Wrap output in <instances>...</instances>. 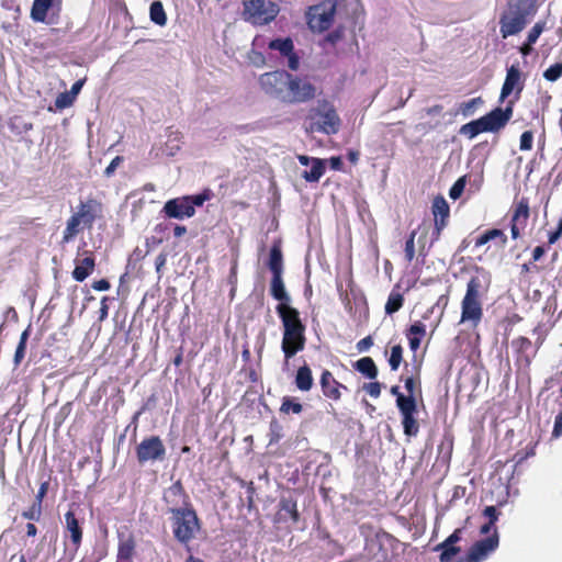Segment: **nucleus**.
<instances>
[{
	"mask_svg": "<svg viewBox=\"0 0 562 562\" xmlns=\"http://www.w3.org/2000/svg\"><path fill=\"white\" fill-rule=\"evenodd\" d=\"M276 312L282 323L281 349L288 362L296 353L304 350L306 345V326L300 312L293 306L277 305Z\"/></svg>",
	"mask_w": 562,
	"mask_h": 562,
	"instance_id": "nucleus-1",
	"label": "nucleus"
},
{
	"mask_svg": "<svg viewBox=\"0 0 562 562\" xmlns=\"http://www.w3.org/2000/svg\"><path fill=\"white\" fill-rule=\"evenodd\" d=\"M538 8V0H508L498 20L502 38L519 34Z\"/></svg>",
	"mask_w": 562,
	"mask_h": 562,
	"instance_id": "nucleus-2",
	"label": "nucleus"
},
{
	"mask_svg": "<svg viewBox=\"0 0 562 562\" xmlns=\"http://www.w3.org/2000/svg\"><path fill=\"white\" fill-rule=\"evenodd\" d=\"M488 291V285L483 280L473 276L467 283L464 296L461 300V316L459 324L469 325L476 328L484 316V299Z\"/></svg>",
	"mask_w": 562,
	"mask_h": 562,
	"instance_id": "nucleus-3",
	"label": "nucleus"
},
{
	"mask_svg": "<svg viewBox=\"0 0 562 562\" xmlns=\"http://www.w3.org/2000/svg\"><path fill=\"white\" fill-rule=\"evenodd\" d=\"M340 125L341 120L335 105L326 99L318 100L315 105L311 106L304 120V130L308 134L335 135Z\"/></svg>",
	"mask_w": 562,
	"mask_h": 562,
	"instance_id": "nucleus-4",
	"label": "nucleus"
},
{
	"mask_svg": "<svg viewBox=\"0 0 562 562\" xmlns=\"http://www.w3.org/2000/svg\"><path fill=\"white\" fill-rule=\"evenodd\" d=\"M267 267L271 271L272 278L270 281V294L271 296L279 301L278 305L291 306V297L285 290V285L283 282V254L281 248V240H274L270 251L269 258L267 261Z\"/></svg>",
	"mask_w": 562,
	"mask_h": 562,
	"instance_id": "nucleus-5",
	"label": "nucleus"
},
{
	"mask_svg": "<svg viewBox=\"0 0 562 562\" xmlns=\"http://www.w3.org/2000/svg\"><path fill=\"white\" fill-rule=\"evenodd\" d=\"M170 520L173 538L189 549V543L202 528L196 510L193 507H184L181 512L171 514Z\"/></svg>",
	"mask_w": 562,
	"mask_h": 562,
	"instance_id": "nucleus-6",
	"label": "nucleus"
},
{
	"mask_svg": "<svg viewBox=\"0 0 562 562\" xmlns=\"http://www.w3.org/2000/svg\"><path fill=\"white\" fill-rule=\"evenodd\" d=\"M101 209L94 201L81 203L78 211L68 220L63 241L69 243L85 228L90 227Z\"/></svg>",
	"mask_w": 562,
	"mask_h": 562,
	"instance_id": "nucleus-7",
	"label": "nucleus"
},
{
	"mask_svg": "<svg viewBox=\"0 0 562 562\" xmlns=\"http://www.w3.org/2000/svg\"><path fill=\"white\" fill-rule=\"evenodd\" d=\"M245 19L255 25H266L279 14V5L271 0H244Z\"/></svg>",
	"mask_w": 562,
	"mask_h": 562,
	"instance_id": "nucleus-8",
	"label": "nucleus"
},
{
	"mask_svg": "<svg viewBox=\"0 0 562 562\" xmlns=\"http://www.w3.org/2000/svg\"><path fill=\"white\" fill-rule=\"evenodd\" d=\"M317 88L307 78L290 75L284 95V104L307 103L315 99Z\"/></svg>",
	"mask_w": 562,
	"mask_h": 562,
	"instance_id": "nucleus-9",
	"label": "nucleus"
},
{
	"mask_svg": "<svg viewBox=\"0 0 562 562\" xmlns=\"http://www.w3.org/2000/svg\"><path fill=\"white\" fill-rule=\"evenodd\" d=\"M336 13V1L325 0L319 4L310 7L307 25L313 32L322 33L330 29Z\"/></svg>",
	"mask_w": 562,
	"mask_h": 562,
	"instance_id": "nucleus-10",
	"label": "nucleus"
},
{
	"mask_svg": "<svg viewBox=\"0 0 562 562\" xmlns=\"http://www.w3.org/2000/svg\"><path fill=\"white\" fill-rule=\"evenodd\" d=\"M290 75L286 70L265 72L259 77L260 88L267 95L283 103Z\"/></svg>",
	"mask_w": 562,
	"mask_h": 562,
	"instance_id": "nucleus-11",
	"label": "nucleus"
},
{
	"mask_svg": "<svg viewBox=\"0 0 562 562\" xmlns=\"http://www.w3.org/2000/svg\"><path fill=\"white\" fill-rule=\"evenodd\" d=\"M530 217L529 199L521 196L515 200L510 210V235L513 239L520 238Z\"/></svg>",
	"mask_w": 562,
	"mask_h": 562,
	"instance_id": "nucleus-12",
	"label": "nucleus"
},
{
	"mask_svg": "<svg viewBox=\"0 0 562 562\" xmlns=\"http://www.w3.org/2000/svg\"><path fill=\"white\" fill-rule=\"evenodd\" d=\"M498 532L494 530L488 537L475 541L460 562H482L498 548Z\"/></svg>",
	"mask_w": 562,
	"mask_h": 562,
	"instance_id": "nucleus-13",
	"label": "nucleus"
},
{
	"mask_svg": "<svg viewBox=\"0 0 562 562\" xmlns=\"http://www.w3.org/2000/svg\"><path fill=\"white\" fill-rule=\"evenodd\" d=\"M162 501L167 505V513L175 514L184 507H193L190 496L180 480L165 490Z\"/></svg>",
	"mask_w": 562,
	"mask_h": 562,
	"instance_id": "nucleus-14",
	"label": "nucleus"
},
{
	"mask_svg": "<svg viewBox=\"0 0 562 562\" xmlns=\"http://www.w3.org/2000/svg\"><path fill=\"white\" fill-rule=\"evenodd\" d=\"M165 456L166 448L158 436L144 438L136 447V458L140 464L148 461L164 460Z\"/></svg>",
	"mask_w": 562,
	"mask_h": 562,
	"instance_id": "nucleus-15",
	"label": "nucleus"
},
{
	"mask_svg": "<svg viewBox=\"0 0 562 562\" xmlns=\"http://www.w3.org/2000/svg\"><path fill=\"white\" fill-rule=\"evenodd\" d=\"M525 88V78L519 68L518 64H514L507 68L506 77L501 89V101H504L513 92H515V99L518 100Z\"/></svg>",
	"mask_w": 562,
	"mask_h": 562,
	"instance_id": "nucleus-16",
	"label": "nucleus"
},
{
	"mask_svg": "<svg viewBox=\"0 0 562 562\" xmlns=\"http://www.w3.org/2000/svg\"><path fill=\"white\" fill-rule=\"evenodd\" d=\"M301 515L297 508V502L292 495H283L278 503V509L273 518L274 524L291 522L296 525Z\"/></svg>",
	"mask_w": 562,
	"mask_h": 562,
	"instance_id": "nucleus-17",
	"label": "nucleus"
},
{
	"mask_svg": "<svg viewBox=\"0 0 562 562\" xmlns=\"http://www.w3.org/2000/svg\"><path fill=\"white\" fill-rule=\"evenodd\" d=\"M401 407L398 408L402 415V425L404 434L407 437H416L419 432V424L415 417L417 414L416 400H400Z\"/></svg>",
	"mask_w": 562,
	"mask_h": 562,
	"instance_id": "nucleus-18",
	"label": "nucleus"
},
{
	"mask_svg": "<svg viewBox=\"0 0 562 562\" xmlns=\"http://www.w3.org/2000/svg\"><path fill=\"white\" fill-rule=\"evenodd\" d=\"M513 103L509 101L505 109L498 106L482 116L488 132L495 133L506 126L513 116Z\"/></svg>",
	"mask_w": 562,
	"mask_h": 562,
	"instance_id": "nucleus-19",
	"label": "nucleus"
},
{
	"mask_svg": "<svg viewBox=\"0 0 562 562\" xmlns=\"http://www.w3.org/2000/svg\"><path fill=\"white\" fill-rule=\"evenodd\" d=\"M271 50H278L282 57H286L288 67L295 71L300 67V58L294 50V44L291 37L274 38L267 44Z\"/></svg>",
	"mask_w": 562,
	"mask_h": 562,
	"instance_id": "nucleus-20",
	"label": "nucleus"
},
{
	"mask_svg": "<svg viewBox=\"0 0 562 562\" xmlns=\"http://www.w3.org/2000/svg\"><path fill=\"white\" fill-rule=\"evenodd\" d=\"M161 212L166 217L182 220L184 217H192L195 214V209L189 204L186 196H181L168 200Z\"/></svg>",
	"mask_w": 562,
	"mask_h": 562,
	"instance_id": "nucleus-21",
	"label": "nucleus"
},
{
	"mask_svg": "<svg viewBox=\"0 0 562 562\" xmlns=\"http://www.w3.org/2000/svg\"><path fill=\"white\" fill-rule=\"evenodd\" d=\"M297 160L302 166L311 165L310 170H304L302 172V178L306 182H318L326 171V160L322 158L299 155Z\"/></svg>",
	"mask_w": 562,
	"mask_h": 562,
	"instance_id": "nucleus-22",
	"label": "nucleus"
},
{
	"mask_svg": "<svg viewBox=\"0 0 562 562\" xmlns=\"http://www.w3.org/2000/svg\"><path fill=\"white\" fill-rule=\"evenodd\" d=\"M319 385L323 395L335 402L341 398V390H348L347 386L338 382L327 369L321 374Z\"/></svg>",
	"mask_w": 562,
	"mask_h": 562,
	"instance_id": "nucleus-23",
	"label": "nucleus"
},
{
	"mask_svg": "<svg viewBox=\"0 0 562 562\" xmlns=\"http://www.w3.org/2000/svg\"><path fill=\"white\" fill-rule=\"evenodd\" d=\"M462 529H456L448 538L435 547V551H440V562H451L452 559L461 551L460 547L454 546L461 540Z\"/></svg>",
	"mask_w": 562,
	"mask_h": 562,
	"instance_id": "nucleus-24",
	"label": "nucleus"
},
{
	"mask_svg": "<svg viewBox=\"0 0 562 562\" xmlns=\"http://www.w3.org/2000/svg\"><path fill=\"white\" fill-rule=\"evenodd\" d=\"M405 336L408 339L409 349L416 352L426 336V325L420 321H416L405 330Z\"/></svg>",
	"mask_w": 562,
	"mask_h": 562,
	"instance_id": "nucleus-25",
	"label": "nucleus"
},
{
	"mask_svg": "<svg viewBox=\"0 0 562 562\" xmlns=\"http://www.w3.org/2000/svg\"><path fill=\"white\" fill-rule=\"evenodd\" d=\"M65 524L66 531L69 535L75 549H77L81 542L82 531L79 526V521L72 510H68L65 514Z\"/></svg>",
	"mask_w": 562,
	"mask_h": 562,
	"instance_id": "nucleus-26",
	"label": "nucleus"
},
{
	"mask_svg": "<svg viewBox=\"0 0 562 562\" xmlns=\"http://www.w3.org/2000/svg\"><path fill=\"white\" fill-rule=\"evenodd\" d=\"M431 212L434 215V223H440L448 225L449 217H450V207L447 202V200L438 195L434 199L432 205H431Z\"/></svg>",
	"mask_w": 562,
	"mask_h": 562,
	"instance_id": "nucleus-27",
	"label": "nucleus"
},
{
	"mask_svg": "<svg viewBox=\"0 0 562 562\" xmlns=\"http://www.w3.org/2000/svg\"><path fill=\"white\" fill-rule=\"evenodd\" d=\"M135 540L132 536L121 537L117 550L116 562H134Z\"/></svg>",
	"mask_w": 562,
	"mask_h": 562,
	"instance_id": "nucleus-28",
	"label": "nucleus"
},
{
	"mask_svg": "<svg viewBox=\"0 0 562 562\" xmlns=\"http://www.w3.org/2000/svg\"><path fill=\"white\" fill-rule=\"evenodd\" d=\"M294 382L296 387L302 392H308L312 390L314 380L312 370L307 364L301 366L297 369Z\"/></svg>",
	"mask_w": 562,
	"mask_h": 562,
	"instance_id": "nucleus-29",
	"label": "nucleus"
},
{
	"mask_svg": "<svg viewBox=\"0 0 562 562\" xmlns=\"http://www.w3.org/2000/svg\"><path fill=\"white\" fill-rule=\"evenodd\" d=\"M353 368L370 380L378 376V367L371 357H363L356 361Z\"/></svg>",
	"mask_w": 562,
	"mask_h": 562,
	"instance_id": "nucleus-30",
	"label": "nucleus"
},
{
	"mask_svg": "<svg viewBox=\"0 0 562 562\" xmlns=\"http://www.w3.org/2000/svg\"><path fill=\"white\" fill-rule=\"evenodd\" d=\"M486 132L488 131L482 116L477 120L471 121L462 125L460 128V134L468 136L470 139L476 137L481 133Z\"/></svg>",
	"mask_w": 562,
	"mask_h": 562,
	"instance_id": "nucleus-31",
	"label": "nucleus"
},
{
	"mask_svg": "<svg viewBox=\"0 0 562 562\" xmlns=\"http://www.w3.org/2000/svg\"><path fill=\"white\" fill-rule=\"evenodd\" d=\"M52 4L53 0H34L31 10L32 19L36 22H44Z\"/></svg>",
	"mask_w": 562,
	"mask_h": 562,
	"instance_id": "nucleus-32",
	"label": "nucleus"
},
{
	"mask_svg": "<svg viewBox=\"0 0 562 562\" xmlns=\"http://www.w3.org/2000/svg\"><path fill=\"white\" fill-rule=\"evenodd\" d=\"M149 16L150 21L159 26H165L167 24V14L162 3L158 0L151 2L149 8Z\"/></svg>",
	"mask_w": 562,
	"mask_h": 562,
	"instance_id": "nucleus-33",
	"label": "nucleus"
},
{
	"mask_svg": "<svg viewBox=\"0 0 562 562\" xmlns=\"http://www.w3.org/2000/svg\"><path fill=\"white\" fill-rule=\"evenodd\" d=\"M404 304V296L401 292L392 290L385 303V313L392 315L398 312Z\"/></svg>",
	"mask_w": 562,
	"mask_h": 562,
	"instance_id": "nucleus-34",
	"label": "nucleus"
},
{
	"mask_svg": "<svg viewBox=\"0 0 562 562\" xmlns=\"http://www.w3.org/2000/svg\"><path fill=\"white\" fill-rule=\"evenodd\" d=\"M94 261L90 257H86L76 266L72 276L77 281H83L92 271Z\"/></svg>",
	"mask_w": 562,
	"mask_h": 562,
	"instance_id": "nucleus-35",
	"label": "nucleus"
},
{
	"mask_svg": "<svg viewBox=\"0 0 562 562\" xmlns=\"http://www.w3.org/2000/svg\"><path fill=\"white\" fill-rule=\"evenodd\" d=\"M483 99L481 97L473 98L471 100H468L465 102L460 103L459 105V112L464 116H471L474 114L476 109L483 104Z\"/></svg>",
	"mask_w": 562,
	"mask_h": 562,
	"instance_id": "nucleus-36",
	"label": "nucleus"
},
{
	"mask_svg": "<svg viewBox=\"0 0 562 562\" xmlns=\"http://www.w3.org/2000/svg\"><path fill=\"white\" fill-rule=\"evenodd\" d=\"M403 347L397 344L391 347V353L387 359L389 366L392 371H397L403 361Z\"/></svg>",
	"mask_w": 562,
	"mask_h": 562,
	"instance_id": "nucleus-37",
	"label": "nucleus"
},
{
	"mask_svg": "<svg viewBox=\"0 0 562 562\" xmlns=\"http://www.w3.org/2000/svg\"><path fill=\"white\" fill-rule=\"evenodd\" d=\"M280 412L283 414H301L303 412V405L293 397L285 396L282 400Z\"/></svg>",
	"mask_w": 562,
	"mask_h": 562,
	"instance_id": "nucleus-38",
	"label": "nucleus"
},
{
	"mask_svg": "<svg viewBox=\"0 0 562 562\" xmlns=\"http://www.w3.org/2000/svg\"><path fill=\"white\" fill-rule=\"evenodd\" d=\"M543 78L547 81L554 82L562 77V61L551 65L543 71Z\"/></svg>",
	"mask_w": 562,
	"mask_h": 562,
	"instance_id": "nucleus-39",
	"label": "nucleus"
},
{
	"mask_svg": "<svg viewBox=\"0 0 562 562\" xmlns=\"http://www.w3.org/2000/svg\"><path fill=\"white\" fill-rule=\"evenodd\" d=\"M512 346L518 355H524L531 348L532 342L529 338L519 336L512 341Z\"/></svg>",
	"mask_w": 562,
	"mask_h": 562,
	"instance_id": "nucleus-40",
	"label": "nucleus"
},
{
	"mask_svg": "<svg viewBox=\"0 0 562 562\" xmlns=\"http://www.w3.org/2000/svg\"><path fill=\"white\" fill-rule=\"evenodd\" d=\"M415 237L416 231H413L405 241L404 256L405 260L411 263L415 258Z\"/></svg>",
	"mask_w": 562,
	"mask_h": 562,
	"instance_id": "nucleus-41",
	"label": "nucleus"
},
{
	"mask_svg": "<svg viewBox=\"0 0 562 562\" xmlns=\"http://www.w3.org/2000/svg\"><path fill=\"white\" fill-rule=\"evenodd\" d=\"M465 184H467V176H462L460 177L453 184L452 187L450 188L449 190V196L452 199V200H457L459 199L463 191H464V188H465Z\"/></svg>",
	"mask_w": 562,
	"mask_h": 562,
	"instance_id": "nucleus-42",
	"label": "nucleus"
},
{
	"mask_svg": "<svg viewBox=\"0 0 562 562\" xmlns=\"http://www.w3.org/2000/svg\"><path fill=\"white\" fill-rule=\"evenodd\" d=\"M546 30V22L538 21L528 32L527 41L529 44H536L542 32Z\"/></svg>",
	"mask_w": 562,
	"mask_h": 562,
	"instance_id": "nucleus-43",
	"label": "nucleus"
},
{
	"mask_svg": "<svg viewBox=\"0 0 562 562\" xmlns=\"http://www.w3.org/2000/svg\"><path fill=\"white\" fill-rule=\"evenodd\" d=\"M186 199H188L189 204L193 209H195V206H202L204 202L210 199V190H205L195 195H186Z\"/></svg>",
	"mask_w": 562,
	"mask_h": 562,
	"instance_id": "nucleus-44",
	"label": "nucleus"
},
{
	"mask_svg": "<svg viewBox=\"0 0 562 562\" xmlns=\"http://www.w3.org/2000/svg\"><path fill=\"white\" fill-rule=\"evenodd\" d=\"M75 101V98L68 91L58 94L55 100V106L59 110L70 106Z\"/></svg>",
	"mask_w": 562,
	"mask_h": 562,
	"instance_id": "nucleus-45",
	"label": "nucleus"
},
{
	"mask_svg": "<svg viewBox=\"0 0 562 562\" xmlns=\"http://www.w3.org/2000/svg\"><path fill=\"white\" fill-rule=\"evenodd\" d=\"M532 144H533V132L525 131L520 135L519 149L522 151L530 150L532 148Z\"/></svg>",
	"mask_w": 562,
	"mask_h": 562,
	"instance_id": "nucleus-46",
	"label": "nucleus"
},
{
	"mask_svg": "<svg viewBox=\"0 0 562 562\" xmlns=\"http://www.w3.org/2000/svg\"><path fill=\"white\" fill-rule=\"evenodd\" d=\"M562 236V217L559 218L557 227L548 232V246L554 245Z\"/></svg>",
	"mask_w": 562,
	"mask_h": 562,
	"instance_id": "nucleus-47",
	"label": "nucleus"
},
{
	"mask_svg": "<svg viewBox=\"0 0 562 562\" xmlns=\"http://www.w3.org/2000/svg\"><path fill=\"white\" fill-rule=\"evenodd\" d=\"M42 513L40 503H34L31 508L23 513V517L30 520H38Z\"/></svg>",
	"mask_w": 562,
	"mask_h": 562,
	"instance_id": "nucleus-48",
	"label": "nucleus"
},
{
	"mask_svg": "<svg viewBox=\"0 0 562 562\" xmlns=\"http://www.w3.org/2000/svg\"><path fill=\"white\" fill-rule=\"evenodd\" d=\"M363 389L367 391V393L371 397L378 398L380 396V394H381L382 385H381L380 382L374 381V382H370V383L364 384Z\"/></svg>",
	"mask_w": 562,
	"mask_h": 562,
	"instance_id": "nucleus-49",
	"label": "nucleus"
},
{
	"mask_svg": "<svg viewBox=\"0 0 562 562\" xmlns=\"http://www.w3.org/2000/svg\"><path fill=\"white\" fill-rule=\"evenodd\" d=\"M501 513L497 510L495 506H486L483 509V516L488 519V522L495 525L498 520Z\"/></svg>",
	"mask_w": 562,
	"mask_h": 562,
	"instance_id": "nucleus-50",
	"label": "nucleus"
},
{
	"mask_svg": "<svg viewBox=\"0 0 562 562\" xmlns=\"http://www.w3.org/2000/svg\"><path fill=\"white\" fill-rule=\"evenodd\" d=\"M490 234H491V239H498L499 240V244H501V247H505L506 244H507V236L506 234L502 231V229H498V228H492L490 229Z\"/></svg>",
	"mask_w": 562,
	"mask_h": 562,
	"instance_id": "nucleus-51",
	"label": "nucleus"
},
{
	"mask_svg": "<svg viewBox=\"0 0 562 562\" xmlns=\"http://www.w3.org/2000/svg\"><path fill=\"white\" fill-rule=\"evenodd\" d=\"M561 436H562V411L554 418L552 438L558 439Z\"/></svg>",
	"mask_w": 562,
	"mask_h": 562,
	"instance_id": "nucleus-52",
	"label": "nucleus"
},
{
	"mask_svg": "<svg viewBox=\"0 0 562 562\" xmlns=\"http://www.w3.org/2000/svg\"><path fill=\"white\" fill-rule=\"evenodd\" d=\"M373 346V339L372 337L369 335L364 338H362L361 340H359L356 345L357 347V350L359 352H363V351H367L368 349H370L371 347Z\"/></svg>",
	"mask_w": 562,
	"mask_h": 562,
	"instance_id": "nucleus-53",
	"label": "nucleus"
},
{
	"mask_svg": "<svg viewBox=\"0 0 562 562\" xmlns=\"http://www.w3.org/2000/svg\"><path fill=\"white\" fill-rule=\"evenodd\" d=\"M391 394L394 395L396 397V406L397 408L401 407V404H400V400L401 398H405L406 401L407 400H416L415 396H406L404 395L401 391H400V386L398 385H393L390 390Z\"/></svg>",
	"mask_w": 562,
	"mask_h": 562,
	"instance_id": "nucleus-54",
	"label": "nucleus"
},
{
	"mask_svg": "<svg viewBox=\"0 0 562 562\" xmlns=\"http://www.w3.org/2000/svg\"><path fill=\"white\" fill-rule=\"evenodd\" d=\"M447 225L442 224V222L440 221V223H434V231L431 233V243L430 245H432L434 243L438 241L440 239V236H441V233L442 231L445 229Z\"/></svg>",
	"mask_w": 562,
	"mask_h": 562,
	"instance_id": "nucleus-55",
	"label": "nucleus"
},
{
	"mask_svg": "<svg viewBox=\"0 0 562 562\" xmlns=\"http://www.w3.org/2000/svg\"><path fill=\"white\" fill-rule=\"evenodd\" d=\"M447 225L442 224V222L440 221V223H434V231L431 233V243L430 245H432L434 243L438 241L440 239V236H441V233L442 231L445 229Z\"/></svg>",
	"mask_w": 562,
	"mask_h": 562,
	"instance_id": "nucleus-56",
	"label": "nucleus"
},
{
	"mask_svg": "<svg viewBox=\"0 0 562 562\" xmlns=\"http://www.w3.org/2000/svg\"><path fill=\"white\" fill-rule=\"evenodd\" d=\"M25 350H26V346L18 344V347H16V350L14 353V359H13L15 367H18L21 363V361L23 360V358L25 356Z\"/></svg>",
	"mask_w": 562,
	"mask_h": 562,
	"instance_id": "nucleus-57",
	"label": "nucleus"
},
{
	"mask_svg": "<svg viewBox=\"0 0 562 562\" xmlns=\"http://www.w3.org/2000/svg\"><path fill=\"white\" fill-rule=\"evenodd\" d=\"M535 456V447H530V449L527 452L518 451L515 453L514 459L517 463L524 462L527 458Z\"/></svg>",
	"mask_w": 562,
	"mask_h": 562,
	"instance_id": "nucleus-58",
	"label": "nucleus"
},
{
	"mask_svg": "<svg viewBox=\"0 0 562 562\" xmlns=\"http://www.w3.org/2000/svg\"><path fill=\"white\" fill-rule=\"evenodd\" d=\"M123 161L124 158L122 156L114 157L108 165V176L113 173Z\"/></svg>",
	"mask_w": 562,
	"mask_h": 562,
	"instance_id": "nucleus-59",
	"label": "nucleus"
},
{
	"mask_svg": "<svg viewBox=\"0 0 562 562\" xmlns=\"http://www.w3.org/2000/svg\"><path fill=\"white\" fill-rule=\"evenodd\" d=\"M546 254V247L544 246H536L531 254V261L537 262L540 260L543 255Z\"/></svg>",
	"mask_w": 562,
	"mask_h": 562,
	"instance_id": "nucleus-60",
	"label": "nucleus"
},
{
	"mask_svg": "<svg viewBox=\"0 0 562 562\" xmlns=\"http://www.w3.org/2000/svg\"><path fill=\"white\" fill-rule=\"evenodd\" d=\"M491 239V234H490V229L485 231L483 234H481L476 239H475V247H482L484 246L485 244H487Z\"/></svg>",
	"mask_w": 562,
	"mask_h": 562,
	"instance_id": "nucleus-61",
	"label": "nucleus"
},
{
	"mask_svg": "<svg viewBox=\"0 0 562 562\" xmlns=\"http://www.w3.org/2000/svg\"><path fill=\"white\" fill-rule=\"evenodd\" d=\"M405 389L408 393L407 396H415V380L413 376H407L404 379Z\"/></svg>",
	"mask_w": 562,
	"mask_h": 562,
	"instance_id": "nucleus-62",
	"label": "nucleus"
},
{
	"mask_svg": "<svg viewBox=\"0 0 562 562\" xmlns=\"http://www.w3.org/2000/svg\"><path fill=\"white\" fill-rule=\"evenodd\" d=\"M329 165L333 170H340L342 168V160L340 157H331Z\"/></svg>",
	"mask_w": 562,
	"mask_h": 562,
	"instance_id": "nucleus-63",
	"label": "nucleus"
},
{
	"mask_svg": "<svg viewBox=\"0 0 562 562\" xmlns=\"http://www.w3.org/2000/svg\"><path fill=\"white\" fill-rule=\"evenodd\" d=\"M532 45L529 44V41L526 40V42L519 47V52L522 56H528L532 53Z\"/></svg>",
	"mask_w": 562,
	"mask_h": 562,
	"instance_id": "nucleus-64",
	"label": "nucleus"
}]
</instances>
